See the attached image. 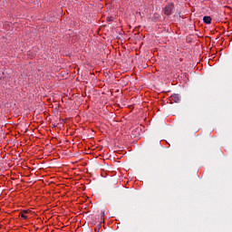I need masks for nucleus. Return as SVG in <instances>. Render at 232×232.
<instances>
[{"label":"nucleus","instance_id":"f257e3e1","mask_svg":"<svg viewBox=\"0 0 232 232\" xmlns=\"http://www.w3.org/2000/svg\"><path fill=\"white\" fill-rule=\"evenodd\" d=\"M175 8V5L173 4H169L163 8V14L165 15H171L173 13V9Z\"/></svg>","mask_w":232,"mask_h":232},{"label":"nucleus","instance_id":"f03ea898","mask_svg":"<svg viewBox=\"0 0 232 232\" xmlns=\"http://www.w3.org/2000/svg\"><path fill=\"white\" fill-rule=\"evenodd\" d=\"M171 101H174L175 102H180V96H179V94H174L171 96Z\"/></svg>","mask_w":232,"mask_h":232},{"label":"nucleus","instance_id":"7ed1b4c3","mask_svg":"<svg viewBox=\"0 0 232 232\" xmlns=\"http://www.w3.org/2000/svg\"><path fill=\"white\" fill-rule=\"evenodd\" d=\"M203 22H204L206 24H211V16H204V17H203Z\"/></svg>","mask_w":232,"mask_h":232},{"label":"nucleus","instance_id":"20e7f679","mask_svg":"<svg viewBox=\"0 0 232 232\" xmlns=\"http://www.w3.org/2000/svg\"><path fill=\"white\" fill-rule=\"evenodd\" d=\"M26 213H28V210H24L23 212L20 213L21 218H24V220H26L28 218V216H26Z\"/></svg>","mask_w":232,"mask_h":232}]
</instances>
